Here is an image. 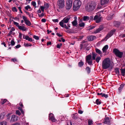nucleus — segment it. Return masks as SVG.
Returning a JSON list of instances; mask_svg holds the SVG:
<instances>
[{
	"instance_id": "f257e3e1",
	"label": "nucleus",
	"mask_w": 125,
	"mask_h": 125,
	"mask_svg": "<svg viewBox=\"0 0 125 125\" xmlns=\"http://www.w3.org/2000/svg\"><path fill=\"white\" fill-rule=\"evenodd\" d=\"M102 68L106 69L109 68L111 65L110 61L109 58L104 59L102 62Z\"/></svg>"
},
{
	"instance_id": "f03ea898",
	"label": "nucleus",
	"mask_w": 125,
	"mask_h": 125,
	"mask_svg": "<svg viewBox=\"0 0 125 125\" xmlns=\"http://www.w3.org/2000/svg\"><path fill=\"white\" fill-rule=\"evenodd\" d=\"M81 4V2L80 0H76L73 2V9L74 11L78 10Z\"/></svg>"
},
{
	"instance_id": "7ed1b4c3",
	"label": "nucleus",
	"mask_w": 125,
	"mask_h": 125,
	"mask_svg": "<svg viewBox=\"0 0 125 125\" xmlns=\"http://www.w3.org/2000/svg\"><path fill=\"white\" fill-rule=\"evenodd\" d=\"M113 53L116 57L121 58L123 54V52H120L119 50L116 48H114L113 50Z\"/></svg>"
},
{
	"instance_id": "20e7f679",
	"label": "nucleus",
	"mask_w": 125,
	"mask_h": 125,
	"mask_svg": "<svg viewBox=\"0 0 125 125\" xmlns=\"http://www.w3.org/2000/svg\"><path fill=\"white\" fill-rule=\"evenodd\" d=\"M57 4L59 9L62 8L65 6L64 0H58Z\"/></svg>"
},
{
	"instance_id": "39448f33",
	"label": "nucleus",
	"mask_w": 125,
	"mask_h": 125,
	"mask_svg": "<svg viewBox=\"0 0 125 125\" xmlns=\"http://www.w3.org/2000/svg\"><path fill=\"white\" fill-rule=\"evenodd\" d=\"M72 0H68L67 2L66 6V8L67 10H69L71 8L72 6Z\"/></svg>"
},
{
	"instance_id": "423d86ee",
	"label": "nucleus",
	"mask_w": 125,
	"mask_h": 125,
	"mask_svg": "<svg viewBox=\"0 0 125 125\" xmlns=\"http://www.w3.org/2000/svg\"><path fill=\"white\" fill-rule=\"evenodd\" d=\"M95 8V5L92 3L89 4L87 7V8H86L87 11L88 12L91 11L93 10Z\"/></svg>"
},
{
	"instance_id": "0eeeda50",
	"label": "nucleus",
	"mask_w": 125,
	"mask_h": 125,
	"mask_svg": "<svg viewBox=\"0 0 125 125\" xmlns=\"http://www.w3.org/2000/svg\"><path fill=\"white\" fill-rule=\"evenodd\" d=\"M115 31V30H111L110 32L105 37V38H106V41L113 35Z\"/></svg>"
},
{
	"instance_id": "6e6552de",
	"label": "nucleus",
	"mask_w": 125,
	"mask_h": 125,
	"mask_svg": "<svg viewBox=\"0 0 125 125\" xmlns=\"http://www.w3.org/2000/svg\"><path fill=\"white\" fill-rule=\"evenodd\" d=\"M70 17H66L64 18V19L60 22L65 23H68L69 20L70 19Z\"/></svg>"
},
{
	"instance_id": "1a4fd4ad",
	"label": "nucleus",
	"mask_w": 125,
	"mask_h": 125,
	"mask_svg": "<svg viewBox=\"0 0 125 125\" xmlns=\"http://www.w3.org/2000/svg\"><path fill=\"white\" fill-rule=\"evenodd\" d=\"M23 38L25 39L26 40H28L29 41L32 42L34 41V40H33L32 38H31L29 36H25V35H23Z\"/></svg>"
},
{
	"instance_id": "9d476101",
	"label": "nucleus",
	"mask_w": 125,
	"mask_h": 125,
	"mask_svg": "<svg viewBox=\"0 0 125 125\" xmlns=\"http://www.w3.org/2000/svg\"><path fill=\"white\" fill-rule=\"evenodd\" d=\"M49 117L50 120L53 122H55V119L54 115L52 114L51 113L49 114Z\"/></svg>"
},
{
	"instance_id": "9b49d317",
	"label": "nucleus",
	"mask_w": 125,
	"mask_h": 125,
	"mask_svg": "<svg viewBox=\"0 0 125 125\" xmlns=\"http://www.w3.org/2000/svg\"><path fill=\"white\" fill-rule=\"evenodd\" d=\"M104 123L105 124H106L108 125L110 124V118L109 117H105L104 119Z\"/></svg>"
},
{
	"instance_id": "f8f14e48",
	"label": "nucleus",
	"mask_w": 125,
	"mask_h": 125,
	"mask_svg": "<svg viewBox=\"0 0 125 125\" xmlns=\"http://www.w3.org/2000/svg\"><path fill=\"white\" fill-rule=\"evenodd\" d=\"M125 84L124 83H122L121 84L120 87L118 88V92L119 93H121L122 90L123 89L124 86L125 85Z\"/></svg>"
},
{
	"instance_id": "ddd939ff",
	"label": "nucleus",
	"mask_w": 125,
	"mask_h": 125,
	"mask_svg": "<svg viewBox=\"0 0 125 125\" xmlns=\"http://www.w3.org/2000/svg\"><path fill=\"white\" fill-rule=\"evenodd\" d=\"M120 24V22L117 21H114V25L117 27H118Z\"/></svg>"
},
{
	"instance_id": "4468645a",
	"label": "nucleus",
	"mask_w": 125,
	"mask_h": 125,
	"mask_svg": "<svg viewBox=\"0 0 125 125\" xmlns=\"http://www.w3.org/2000/svg\"><path fill=\"white\" fill-rule=\"evenodd\" d=\"M104 28V27L103 26H101L99 27L96 30L94 31L95 33H98L100 32Z\"/></svg>"
},
{
	"instance_id": "2eb2a0df",
	"label": "nucleus",
	"mask_w": 125,
	"mask_h": 125,
	"mask_svg": "<svg viewBox=\"0 0 125 125\" xmlns=\"http://www.w3.org/2000/svg\"><path fill=\"white\" fill-rule=\"evenodd\" d=\"M96 38L95 36H94L91 35L88 38V40L89 41H92Z\"/></svg>"
},
{
	"instance_id": "dca6fc26",
	"label": "nucleus",
	"mask_w": 125,
	"mask_h": 125,
	"mask_svg": "<svg viewBox=\"0 0 125 125\" xmlns=\"http://www.w3.org/2000/svg\"><path fill=\"white\" fill-rule=\"evenodd\" d=\"M109 0H101V3L102 5L107 4Z\"/></svg>"
},
{
	"instance_id": "f3484780",
	"label": "nucleus",
	"mask_w": 125,
	"mask_h": 125,
	"mask_svg": "<svg viewBox=\"0 0 125 125\" xmlns=\"http://www.w3.org/2000/svg\"><path fill=\"white\" fill-rule=\"evenodd\" d=\"M108 46L107 45H106L104 46L102 49L103 52L104 53L108 49Z\"/></svg>"
},
{
	"instance_id": "a211bd4d",
	"label": "nucleus",
	"mask_w": 125,
	"mask_h": 125,
	"mask_svg": "<svg viewBox=\"0 0 125 125\" xmlns=\"http://www.w3.org/2000/svg\"><path fill=\"white\" fill-rule=\"evenodd\" d=\"M17 117L15 115H12L11 120V121L14 122L17 120Z\"/></svg>"
},
{
	"instance_id": "6ab92c4d",
	"label": "nucleus",
	"mask_w": 125,
	"mask_h": 125,
	"mask_svg": "<svg viewBox=\"0 0 125 125\" xmlns=\"http://www.w3.org/2000/svg\"><path fill=\"white\" fill-rule=\"evenodd\" d=\"M20 30H22V31H25L27 30V28H25L24 26H20L18 28Z\"/></svg>"
},
{
	"instance_id": "aec40b11",
	"label": "nucleus",
	"mask_w": 125,
	"mask_h": 125,
	"mask_svg": "<svg viewBox=\"0 0 125 125\" xmlns=\"http://www.w3.org/2000/svg\"><path fill=\"white\" fill-rule=\"evenodd\" d=\"M91 55L89 54L86 57V61L91 60Z\"/></svg>"
},
{
	"instance_id": "412c9836",
	"label": "nucleus",
	"mask_w": 125,
	"mask_h": 125,
	"mask_svg": "<svg viewBox=\"0 0 125 125\" xmlns=\"http://www.w3.org/2000/svg\"><path fill=\"white\" fill-rule=\"evenodd\" d=\"M5 113V112H3L0 114V120L3 119L4 118Z\"/></svg>"
},
{
	"instance_id": "4be33fe9",
	"label": "nucleus",
	"mask_w": 125,
	"mask_h": 125,
	"mask_svg": "<svg viewBox=\"0 0 125 125\" xmlns=\"http://www.w3.org/2000/svg\"><path fill=\"white\" fill-rule=\"evenodd\" d=\"M72 118L75 119H77L78 118V114L77 113L73 114L72 115Z\"/></svg>"
},
{
	"instance_id": "5701e85b",
	"label": "nucleus",
	"mask_w": 125,
	"mask_h": 125,
	"mask_svg": "<svg viewBox=\"0 0 125 125\" xmlns=\"http://www.w3.org/2000/svg\"><path fill=\"white\" fill-rule=\"evenodd\" d=\"M72 23L73 26H75L77 25V22L76 18L72 22Z\"/></svg>"
},
{
	"instance_id": "b1692460",
	"label": "nucleus",
	"mask_w": 125,
	"mask_h": 125,
	"mask_svg": "<svg viewBox=\"0 0 125 125\" xmlns=\"http://www.w3.org/2000/svg\"><path fill=\"white\" fill-rule=\"evenodd\" d=\"M84 64V63L83 62L82 60H81L79 62L78 64V65L79 67H82Z\"/></svg>"
},
{
	"instance_id": "393cba45",
	"label": "nucleus",
	"mask_w": 125,
	"mask_h": 125,
	"mask_svg": "<svg viewBox=\"0 0 125 125\" xmlns=\"http://www.w3.org/2000/svg\"><path fill=\"white\" fill-rule=\"evenodd\" d=\"M114 15H109L106 18V19L108 20H111L113 19Z\"/></svg>"
},
{
	"instance_id": "a878e982",
	"label": "nucleus",
	"mask_w": 125,
	"mask_h": 125,
	"mask_svg": "<svg viewBox=\"0 0 125 125\" xmlns=\"http://www.w3.org/2000/svg\"><path fill=\"white\" fill-rule=\"evenodd\" d=\"M85 70L86 71L87 74H89L91 72V68L89 67H87L85 68Z\"/></svg>"
},
{
	"instance_id": "bb28decb",
	"label": "nucleus",
	"mask_w": 125,
	"mask_h": 125,
	"mask_svg": "<svg viewBox=\"0 0 125 125\" xmlns=\"http://www.w3.org/2000/svg\"><path fill=\"white\" fill-rule=\"evenodd\" d=\"M120 70L122 75L123 76H124L125 75V68L124 69H121Z\"/></svg>"
},
{
	"instance_id": "cd10ccee",
	"label": "nucleus",
	"mask_w": 125,
	"mask_h": 125,
	"mask_svg": "<svg viewBox=\"0 0 125 125\" xmlns=\"http://www.w3.org/2000/svg\"><path fill=\"white\" fill-rule=\"evenodd\" d=\"M92 60H95V57L97 56V54L95 53L94 52H92Z\"/></svg>"
},
{
	"instance_id": "c85d7f7f",
	"label": "nucleus",
	"mask_w": 125,
	"mask_h": 125,
	"mask_svg": "<svg viewBox=\"0 0 125 125\" xmlns=\"http://www.w3.org/2000/svg\"><path fill=\"white\" fill-rule=\"evenodd\" d=\"M93 60H91L88 61H86L85 64H86L87 63L89 65H92L93 64Z\"/></svg>"
},
{
	"instance_id": "c756f323",
	"label": "nucleus",
	"mask_w": 125,
	"mask_h": 125,
	"mask_svg": "<svg viewBox=\"0 0 125 125\" xmlns=\"http://www.w3.org/2000/svg\"><path fill=\"white\" fill-rule=\"evenodd\" d=\"M25 23L26 25L29 26H30L31 25V22L29 20H27L25 22Z\"/></svg>"
},
{
	"instance_id": "7c9ffc66",
	"label": "nucleus",
	"mask_w": 125,
	"mask_h": 125,
	"mask_svg": "<svg viewBox=\"0 0 125 125\" xmlns=\"http://www.w3.org/2000/svg\"><path fill=\"white\" fill-rule=\"evenodd\" d=\"M115 71L116 74L118 75H119V68H116L115 69Z\"/></svg>"
},
{
	"instance_id": "2f4dec72",
	"label": "nucleus",
	"mask_w": 125,
	"mask_h": 125,
	"mask_svg": "<svg viewBox=\"0 0 125 125\" xmlns=\"http://www.w3.org/2000/svg\"><path fill=\"white\" fill-rule=\"evenodd\" d=\"M59 24L60 26L62 28H65V27L67 26L66 24H64V23L62 22H59Z\"/></svg>"
},
{
	"instance_id": "473e14b6",
	"label": "nucleus",
	"mask_w": 125,
	"mask_h": 125,
	"mask_svg": "<svg viewBox=\"0 0 125 125\" xmlns=\"http://www.w3.org/2000/svg\"><path fill=\"white\" fill-rule=\"evenodd\" d=\"M95 52L96 53L98 54H102V52L100 50L97 48H96L95 49Z\"/></svg>"
},
{
	"instance_id": "72a5a7b5",
	"label": "nucleus",
	"mask_w": 125,
	"mask_h": 125,
	"mask_svg": "<svg viewBox=\"0 0 125 125\" xmlns=\"http://www.w3.org/2000/svg\"><path fill=\"white\" fill-rule=\"evenodd\" d=\"M101 100L100 99H97L96 100L95 103L97 105L100 104H101Z\"/></svg>"
},
{
	"instance_id": "f704fd0d",
	"label": "nucleus",
	"mask_w": 125,
	"mask_h": 125,
	"mask_svg": "<svg viewBox=\"0 0 125 125\" xmlns=\"http://www.w3.org/2000/svg\"><path fill=\"white\" fill-rule=\"evenodd\" d=\"M89 20V16H85L83 17V20L84 21H87Z\"/></svg>"
},
{
	"instance_id": "c9c22d12",
	"label": "nucleus",
	"mask_w": 125,
	"mask_h": 125,
	"mask_svg": "<svg viewBox=\"0 0 125 125\" xmlns=\"http://www.w3.org/2000/svg\"><path fill=\"white\" fill-rule=\"evenodd\" d=\"M101 59V58L100 56L97 57L95 58V60L97 63H98L99 61Z\"/></svg>"
},
{
	"instance_id": "e433bc0d",
	"label": "nucleus",
	"mask_w": 125,
	"mask_h": 125,
	"mask_svg": "<svg viewBox=\"0 0 125 125\" xmlns=\"http://www.w3.org/2000/svg\"><path fill=\"white\" fill-rule=\"evenodd\" d=\"M12 21H13V24L14 25H15L16 26L18 27V28H19V26H20L19 25V24L18 23L15 22L13 21L12 20Z\"/></svg>"
},
{
	"instance_id": "4c0bfd02",
	"label": "nucleus",
	"mask_w": 125,
	"mask_h": 125,
	"mask_svg": "<svg viewBox=\"0 0 125 125\" xmlns=\"http://www.w3.org/2000/svg\"><path fill=\"white\" fill-rule=\"evenodd\" d=\"M79 25L80 27H83L85 26V23L83 22H82L79 24Z\"/></svg>"
},
{
	"instance_id": "58836bf2",
	"label": "nucleus",
	"mask_w": 125,
	"mask_h": 125,
	"mask_svg": "<svg viewBox=\"0 0 125 125\" xmlns=\"http://www.w3.org/2000/svg\"><path fill=\"white\" fill-rule=\"evenodd\" d=\"M24 45L25 47H27L28 46H32V45L31 44H29L28 43H24Z\"/></svg>"
},
{
	"instance_id": "ea45409f",
	"label": "nucleus",
	"mask_w": 125,
	"mask_h": 125,
	"mask_svg": "<svg viewBox=\"0 0 125 125\" xmlns=\"http://www.w3.org/2000/svg\"><path fill=\"white\" fill-rule=\"evenodd\" d=\"M26 14H27L29 15V17L30 18H31V17L33 18V14L32 13L31 14L29 12H27Z\"/></svg>"
},
{
	"instance_id": "a19ab883",
	"label": "nucleus",
	"mask_w": 125,
	"mask_h": 125,
	"mask_svg": "<svg viewBox=\"0 0 125 125\" xmlns=\"http://www.w3.org/2000/svg\"><path fill=\"white\" fill-rule=\"evenodd\" d=\"M101 17H100L98 18L97 19L96 21V22L97 23H98L100 22L101 21Z\"/></svg>"
},
{
	"instance_id": "79ce46f5",
	"label": "nucleus",
	"mask_w": 125,
	"mask_h": 125,
	"mask_svg": "<svg viewBox=\"0 0 125 125\" xmlns=\"http://www.w3.org/2000/svg\"><path fill=\"white\" fill-rule=\"evenodd\" d=\"M15 43L13 39H12L11 42V46H13L15 45Z\"/></svg>"
},
{
	"instance_id": "37998d69",
	"label": "nucleus",
	"mask_w": 125,
	"mask_h": 125,
	"mask_svg": "<svg viewBox=\"0 0 125 125\" xmlns=\"http://www.w3.org/2000/svg\"><path fill=\"white\" fill-rule=\"evenodd\" d=\"M7 123L6 122L3 121L0 122V125H7Z\"/></svg>"
},
{
	"instance_id": "c03bdc74",
	"label": "nucleus",
	"mask_w": 125,
	"mask_h": 125,
	"mask_svg": "<svg viewBox=\"0 0 125 125\" xmlns=\"http://www.w3.org/2000/svg\"><path fill=\"white\" fill-rule=\"evenodd\" d=\"M102 97H104L105 98H107L108 97V96L107 94H106L104 93H103L102 95Z\"/></svg>"
},
{
	"instance_id": "a18cd8bd",
	"label": "nucleus",
	"mask_w": 125,
	"mask_h": 125,
	"mask_svg": "<svg viewBox=\"0 0 125 125\" xmlns=\"http://www.w3.org/2000/svg\"><path fill=\"white\" fill-rule=\"evenodd\" d=\"M11 61L14 62H18L17 59L15 58H12L11 59Z\"/></svg>"
},
{
	"instance_id": "49530a36",
	"label": "nucleus",
	"mask_w": 125,
	"mask_h": 125,
	"mask_svg": "<svg viewBox=\"0 0 125 125\" xmlns=\"http://www.w3.org/2000/svg\"><path fill=\"white\" fill-rule=\"evenodd\" d=\"M44 7L46 8L47 9H48V8L49 7V5L48 3H45L44 5Z\"/></svg>"
},
{
	"instance_id": "de8ad7c7",
	"label": "nucleus",
	"mask_w": 125,
	"mask_h": 125,
	"mask_svg": "<svg viewBox=\"0 0 125 125\" xmlns=\"http://www.w3.org/2000/svg\"><path fill=\"white\" fill-rule=\"evenodd\" d=\"M12 10L13 12L16 11V12L17 11V10L15 7H13L12 8Z\"/></svg>"
},
{
	"instance_id": "09e8293b",
	"label": "nucleus",
	"mask_w": 125,
	"mask_h": 125,
	"mask_svg": "<svg viewBox=\"0 0 125 125\" xmlns=\"http://www.w3.org/2000/svg\"><path fill=\"white\" fill-rule=\"evenodd\" d=\"M31 3L33 6L35 7V8L36 7L35 6L36 5L35 2L34 1H32L31 2Z\"/></svg>"
},
{
	"instance_id": "8fccbe9b",
	"label": "nucleus",
	"mask_w": 125,
	"mask_h": 125,
	"mask_svg": "<svg viewBox=\"0 0 125 125\" xmlns=\"http://www.w3.org/2000/svg\"><path fill=\"white\" fill-rule=\"evenodd\" d=\"M62 44L61 43H60V44H57L56 46V47L58 49H60L61 47L62 46Z\"/></svg>"
},
{
	"instance_id": "3c124183",
	"label": "nucleus",
	"mask_w": 125,
	"mask_h": 125,
	"mask_svg": "<svg viewBox=\"0 0 125 125\" xmlns=\"http://www.w3.org/2000/svg\"><path fill=\"white\" fill-rule=\"evenodd\" d=\"M31 7L29 5H27L25 7V9L26 10H28V9H31Z\"/></svg>"
},
{
	"instance_id": "603ef678",
	"label": "nucleus",
	"mask_w": 125,
	"mask_h": 125,
	"mask_svg": "<svg viewBox=\"0 0 125 125\" xmlns=\"http://www.w3.org/2000/svg\"><path fill=\"white\" fill-rule=\"evenodd\" d=\"M93 124V121L92 120H89L88 121V125H91Z\"/></svg>"
},
{
	"instance_id": "864d4df0",
	"label": "nucleus",
	"mask_w": 125,
	"mask_h": 125,
	"mask_svg": "<svg viewBox=\"0 0 125 125\" xmlns=\"http://www.w3.org/2000/svg\"><path fill=\"white\" fill-rule=\"evenodd\" d=\"M23 19L24 21L25 22L27 21V18L25 16H22Z\"/></svg>"
},
{
	"instance_id": "5fc2aeb1",
	"label": "nucleus",
	"mask_w": 125,
	"mask_h": 125,
	"mask_svg": "<svg viewBox=\"0 0 125 125\" xmlns=\"http://www.w3.org/2000/svg\"><path fill=\"white\" fill-rule=\"evenodd\" d=\"M33 38L37 40H38L39 39V38L38 36H36L35 35H33Z\"/></svg>"
},
{
	"instance_id": "6e6d98bb",
	"label": "nucleus",
	"mask_w": 125,
	"mask_h": 125,
	"mask_svg": "<svg viewBox=\"0 0 125 125\" xmlns=\"http://www.w3.org/2000/svg\"><path fill=\"white\" fill-rule=\"evenodd\" d=\"M16 114L20 115H21V113L20 112V111L18 110H17L16 111Z\"/></svg>"
},
{
	"instance_id": "4d7b16f0",
	"label": "nucleus",
	"mask_w": 125,
	"mask_h": 125,
	"mask_svg": "<svg viewBox=\"0 0 125 125\" xmlns=\"http://www.w3.org/2000/svg\"><path fill=\"white\" fill-rule=\"evenodd\" d=\"M7 101V100L6 99H4L3 101H2L1 102V104H4Z\"/></svg>"
},
{
	"instance_id": "13d9d810",
	"label": "nucleus",
	"mask_w": 125,
	"mask_h": 125,
	"mask_svg": "<svg viewBox=\"0 0 125 125\" xmlns=\"http://www.w3.org/2000/svg\"><path fill=\"white\" fill-rule=\"evenodd\" d=\"M99 18L98 16L97 15H95L93 19L94 20H96L97 19Z\"/></svg>"
},
{
	"instance_id": "bf43d9fd",
	"label": "nucleus",
	"mask_w": 125,
	"mask_h": 125,
	"mask_svg": "<svg viewBox=\"0 0 125 125\" xmlns=\"http://www.w3.org/2000/svg\"><path fill=\"white\" fill-rule=\"evenodd\" d=\"M84 44L83 43H81L80 44V50H81L83 48V46H84Z\"/></svg>"
},
{
	"instance_id": "052dcab7",
	"label": "nucleus",
	"mask_w": 125,
	"mask_h": 125,
	"mask_svg": "<svg viewBox=\"0 0 125 125\" xmlns=\"http://www.w3.org/2000/svg\"><path fill=\"white\" fill-rule=\"evenodd\" d=\"M95 27L94 26H91V27H90L88 29V30L90 31L92 30V29H94V28H95Z\"/></svg>"
},
{
	"instance_id": "680f3d73",
	"label": "nucleus",
	"mask_w": 125,
	"mask_h": 125,
	"mask_svg": "<svg viewBox=\"0 0 125 125\" xmlns=\"http://www.w3.org/2000/svg\"><path fill=\"white\" fill-rule=\"evenodd\" d=\"M94 16L93 15L91 16L90 17H89V20L90 19L91 20H93L94 19Z\"/></svg>"
},
{
	"instance_id": "e2e57ef3",
	"label": "nucleus",
	"mask_w": 125,
	"mask_h": 125,
	"mask_svg": "<svg viewBox=\"0 0 125 125\" xmlns=\"http://www.w3.org/2000/svg\"><path fill=\"white\" fill-rule=\"evenodd\" d=\"M44 7L43 6H41L40 7L42 11L43 12H44Z\"/></svg>"
},
{
	"instance_id": "0e129e2a",
	"label": "nucleus",
	"mask_w": 125,
	"mask_h": 125,
	"mask_svg": "<svg viewBox=\"0 0 125 125\" xmlns=\"http://www.w3.org/2000/svg\"><path fill=\"white\" fill-rule=\"evenodd\" d=\"M52 21L54 22H58L59 21L57 19H53L52 20Z\"/></svg>"
},
{
	"instance_id": "69168bd1",
	"label": "nucleus",
	"mask_w": 125,
	"mask_h": 125,
	"mask_svg": "<svg viewBox=\"0 0 125 125\" xmlns=\"http://www.w3.org/2000/svg\"><path fill=\"white\" fill-rule=\"evenodd\" d=\"M19 105L21 107H23V108H24L23 105V104L21 102H20L19 103Z\"/></svg>"
},
{
	"instance_id": "338daca9",
	"label": "nucleus",
	"mask_w": 125,
	"mask_h": 125,
	"mask_svg": "<svg viewBox=\"0 0 125 125\" xmlns=\"http://www.w3.org/2000/svg\"><path fill=\"white\" fill-rule=\"evenodd\" d=\"M39 17H42L44 16V14L43 13H42L41 14H38Z\"/></svg>"
},
{
	"instance_id": "774afa93",
	"label": "nucleus",
	"mask_w": 125,
	"mask_h": 125,
	"mask_svg": "<svg viewBox=\"0 0 125 125\" xmlns=\"http://www.w3.org/2000/svg\"><path fill=\"white\" fill-rule=\"evenodd\" d=\"M11 125H20V124L19 123L17 122Z\"/></svg>"
}]
</instances>
